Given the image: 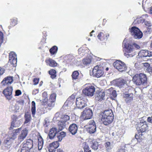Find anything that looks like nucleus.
Segmentation results:
<instances>
[{
    "mask_svg": "<svg viewBox=\"0 0 152 152\" xmlns=\"http://www.w3.org/2000/svg\"><path fill=\"white\" fill-rule=\"evenodd\" d=\"M129 31L131 33V34L134 36L135 34L137 32H140L141 34V31L136 27L133 26L131 28H129Z\"/></svg>",
    "mask_w": 152,
    "mask_h": 152,
    "instance_id": "25",
    "label": "nucleus"
},
{
    "mask_svg": "<svg viewBox=\"0 0 152 152\" xmlns=\"http://www.w3.org/2000/svg\"><path fill=\"white\" fill-rule=\"evenodd\" d=\"M59 121L58 124V129L60 131L66 127V124L64 121L63 122L60 120Z\"/></svg>",
    "mask_w": 152,
    "mask_h": 152,
    "instance_id": "26",
    "label": "nucleus"
},
{
    "mask_svg": "<svg viewBox=\"0 0 152 152\" xmlns=\"http://www.w3.org/2000/svg\"><path fill=\"white\" fill-rule=\"evenodd\" d=\"M105 147H106V150L107 152L111 151L113 147V146L110 142H108L105 144Z\"/></svg>",
    "mask_w": 152,
    "mask_h": 152,
    "instance_id": "31",
    "label": "nucleus"
},
{
    "mask_svg": "<svg viewBox=\"0 0 152 152\" xmlns=\"http://www.w3.org/2000/svg\"><path fill=\"white\" fill-rule=\"evenodd\" d=\"M148 17V15L147 14L143 15H142V17L138 19L137 21L138 23H143L145 22V20L144 19V17L147 18Z\"/></svg>",
    "mask_w": 152,
    "mask_h": 152,
    "instance_id": "38",
    "label": "nucleus"
},
{
    "mask_svg": "<svg viewBox=\"0 0 152 152\" xmlns=\"http://www.w3.org/2000/svg\"><path fill=\"white\" fill-rule=\"evenodd\" d=\"M59 144L58 141H56L50 144L49 146L50 148H53L56 149L59 146Z\"/></svg>",
    "mask_w": 152,
    "mask_h": 152,
    "instance_id": "30",
    "label": "nucleus"
},
{
    "mask_svg": "<svg viewBox=\"0 0 152 152\" xmlns=\"http://www.w3.org/2000/svg\"><path fill=\"white\" fill-rule=\"evenodd\" d=\"M147 50H142L139 52L138 55L141 58L147 57Z\"/></svg>",
    "mask_w": 152,
    "mask_h": 152,
    "instance_id": "35",
    "label": "nucleus"
},
{
    "mask_svg": "<svg viewBox=\"0 0 152 152\" xmlns=\"http://www.w3.org/2000/svg\"><path fill=\"white\" fill-rule=\"evenodd\" d=\"M77 126L75 124H70L68 128L69 132L73 135H75L77 133Z\"/></svg>",
    "mask_w": 152,
    "mask_h": 152,
    "instance_id": "17",
    "label": "nucleus"
},
{
    "mask_svg": "<svg viewBox=\"0 0 152 152\" xmlns=\"http://www.w3.org/2000/svg\"><path fill=\"white\" fill-rule=\"evenodd\" d=\"M56 151V149L53 148H50L49 146V148L48 149V151L49 152H55Z\"/></svg>",
    "mask_w": 152,
    "mask_h": 152,
    "instance_id": "57",
    "label": "nucleus"
},
{
    "mask_svg": "<svg viewBox=\"0 0 152 152\" xmlns=\"http://www.w3.org/2000/svg\"><path fill=\"white\" fill-rule=\"evenodd\" d=\"M143 66L145 67L146 68V69L149 68H150L151 67H150V64L149 63L147 62H145L142 64Z\"/></svg>",
    "mask_w": 152,
    "mask_h": 152,
    "instance_id": "52",
    "label": "nucleus"
},
{
    "mask_svg": "<svg viewBox=\"0 0 152 152\" xmlns=\"http://www.w3.org/2000/svg\"><path fill=\"white\" fill-rule=\"evenodd\" d=\"M106 90H105V93H106V94L107 95L111 96V93L112 92V91H113V88L111 87L107 89L106 88Z\"/></svg>",
    "mask_w": 152,
    "mask_h": 152,
    "instance_id": "39",
    "label": "nucleus"
},
{
    "mask_svg": "<svg viewBox=\"0 0 152 152\" xmlns=\"http://www.w3.org/2000/svg\"><path fill=\"white\" fill-rule=\"evenodd\" d=\"M99 118L100 124L104 125V110L100 113Z\"/></svg>",
    "mask_w": 152,
    "mask_h": 152,
    "instance_id": "22",
    "label": "nucleus"
},
{
    "mask_svg": "<svg viewBox=\"0 0 152 152\" xmlns=\"http://www.w3.org/2000/svg\"><path fill=\"white\" fill-rule=\"evenodd\" d=\"M25 121L24 124H27L30 122L31 119V114L26 113L25 115Z\"/></svg>",
    "mask_w": 152,
    "mask_h": 152,
    "instance_id": "32",
    "label": "nucleus"
},
{
    "mask_svg": "<svg viewBox=\"0 0 152 152\" xmlns=\"http://www.w3.org/2000/svg\"><path fill=\"white\" fill-rule=\"evenodd\" d=\"M128 93L124 94L123 95V97L126 103H129L131 102L133 99V93L134 92L133 89H130L128 90Z\"/></svg>",
    "mask_w": 152,
    "mask_h": 152,
    "instance_id": "7",
    "label": "nucleus"
},
{
    "mask_svg": "<svg viewBox=\"0 0 152 152\" xmlns=\"http://www.w3.org/2000/svg\"><path fill=\"white\" fill-rule=\"evenodd\" d=\"M93 125H96L94 121V120H91L89 121L86 125L87 128V131H89L91 132V126H93Z\"/></svg>",
    "mask_w": 152,
    "mask_h": 152,
    "instance_id": "27",
    "label": "nucleus"
},
{
    "mask_svg": "<svg viewBox=\"0 0 152 152\" xmlns=\"http://www.w3.org/2000/svg\"><path fill=\"white\" fill-rule=\"evenodd\" d=\"M114 67L120 72H123L126 70L125 64L122 61L117 60L113 64Z\"/></svg>",
    "mask_w": 152,
    "mask_h": 152,
    "instance_id": "6",
    "label": "nucleus"
},
{
    "mask_svg": "<svg viewBox=\"0 0 152 152\" xmlns=\"http://www.w3.org/2000/svg\"><path fill=\"white\" fill-rule=\"evenodd\" d=\"M21 128H20L14 130L12 131V132L10 134V138L13 140L15 139L17 137L18 133L19 131L21 130Z\"/></svg>",
    "mask_w": 152,
    "mask_h": 152,
    "instance_id": "21",
    "label": "nucleus"
},
{
    "mask_svg": "<svg viewBox=\"0 0 152 152\" xmlns=\"http://www.w3.org/2000/svg\"><path fill=\"white\" fill-rule=\"evenodd\" d=\"M83 62L84 64L87 65L90 64L91 62V60L89 58H84L83 61Z\"/></svg>",
    "mask_w": 152,
    "mask_h": 152,
    "instance_id": "43",
    "label": "nucleus"
},
{
    "mask_svg": "<svg viewBox=\"0 0 152 152\" xmlns=\"http://www.w3.org/2000/svg\"><path fill=\"white\" fill-rule=\"evenodd\" d=\"M152 52L148 51L147 50V57H152Z\"/></svg>",
    "mask_w": 152,
    "mask_h": 152,
    "instance_id": "63",
    "label": "nucleus"
},
{
    "mask_svg": "<svg viewBox=\"0 0 152 152\" xmlns=\"http://www.w3.org/2000/svg\"><path fill=\"white\" fill-rule=\"evenodd\" d=\"M113 118L112 110L110 109H105V125H107L111 123Z\"/></svg>",
    "mask_w": 152,
    "mask_h": 152,
    "instance_id": "5",
    "label": "nucleus"
},
{
    "mask_svg": "<svg viewBox=\"0 0 152 152\" xmlns=\"http://www.w3.org/2000/svg\"><path fill=\"white\" fill-rule=\"evenodd\" d=\"M21 147V150L20 152H30V150L28 148H27L24 147Z\"/></svg>",
    "mask_w": 152,
    "mask_h": 152,
    "instance_id": "51",
    "label": "nucleus"
},
{
    "mask_svg": "<svg viewBox=\"0 0 152 152\" xmlns=\"http://www.w3.org/2000/svg\"><path fill=\"white\" fill-rule=\"evenodd\" d=\"M16 116H14L12 118L13 121L12 122L10 130L12 129L14 127H18L22 123V120Z\"/></svg>",
    "mask_w": 152,
    "mask_h": 152,
    "instance_id": "10",
    "label": "nucleus"
},
{
    "mask_svg": "<svg viewBox=\"0 0 152 152\" xmlns=\"http://www.w3.org/2000/svg\"><path fill=\"white\" fill-rule=\"evenodd\" d=\"M10 139L7 138L6 140H4V143L5 145V146L7 147H10L11 144V141L10 140Z\"/></svg>",
    "mask_w": 152,
    "mask_h": 152,
    "instance_id": "37",
    "label": "nucleus"
},
{
    "mask_svg": "<svg viewBox=\"0 0 152 152\" xmlns=\"http://www.w3.org/2000/svg\"><path fill=\"white\" fill-rule=\"evenodd\" d=\"M132 81L136 85H141L146 84L147 81L146 75L143 73L136 74L133 77Z\"/></svg>",
    "mask_w": 152,
    "mask_h": 152,
    "instance_id": "3",
    "label": "nucleus"
},
{
    "mask_svg": "<svg viewBox=\"0 0 152 152\" xmlns=\"http://www.w3.org/2000/svg\"><path fill=\"white\" fill-rule=\"evenodd\" d=\"M79 75V73L77 71H74L72 75V79L74 80H76L77 79L78 76Z\"/></svg>",
    "mask_w": 152,
    "mask_h": 152,
    "instance_id": "40",
    "label": "nucleus"
},
{
    "mask_svg": "<svg viewBox=\"0 0 152 152\" xmlns=\"http://www.w3.org/2000/svg\"><path fill=\"white\" fill-rule=\"evenodd\" d=\"M132 45L133 46H134V48H135L137 49H139L140 48V46L138 45L135 43H132Z\"/></svg>",
    "mask_w": 152,
    "mask_h": 152,
    "instance_id": "60",
    "label": "nucleus"
},
{
    "mask_svg": "<svg viewBox=\"0 0 152 152\" xmlns=\"http://www.w3.org/2000/svg\"><path fill=\"white\" fill-rule=\"evenodd\" d=\"M12 87L10 86L7 87L6 89H4L3 91V93L7 99L10 100L12 98Z\"/></svg>",
    "mask_w": 152,
    "mask_h": 152,
    "instance_id": "12",
    "label": "nucleus"
},
{
    "mask_svg": "<svg viewBox=\"0 0 152 152\" xmlns=\"http://www.w3.org/2000/svg\"><path fill=\"white\" fill-rule=\"evenodd\" d=\"M59 134L61 135L62 138L64 137L66 135V133L64 132H62Z\"/></svg>",
    "mask_w": 152,
    "mask_h": 152,
    "instance_id": "64",
    "label": "nucleus"
},
{
    "mask_svg": "<svg viewBox=\"0 0 152 152\" xmlns=\"http://www.w3.org/2000/svg\"><path fill=\"white\" fill-rule=\"evenodd\" d=\"M13 82V78L12 77L8 76L4 78L1 82V83L4 86L7 85H10Z\"/></svg>",
    "mask_w": 152,
    "mask_h": 152,
    "instance_id": "20",
    "label": "nucleus"
},
{
    "mask_svg": "<svg viewBox=\"0 0 152 152\" xmlns=\"http://www.w3.org/2000/svg\"><path fill=\"white\" fill-rule=\"evenodd\" d=\"M78 51L79 54L81 53H80L81 51H82V53H86L88 51V50L86 48V49L85 50V49H83V48H80L78 49Z\"/></svg>",
    "mask_w": 152,
    "mask_h": 152,
    "instance_id": "45",
    "label": "nucleus"
},
{
    "mask_svg": "<svg viewBox=\"0 0 152 152\" xmlns=\"http://www.w3.org/2000/svg\"><path fill=\"white\" fill-rule=\"evenodd\" d=\"M127 81V78H126L124 79L121 78L113 80L111 82V83L121 88L124 87L125 85H126Z\"/></svg>",
    "mask_w": 152,
    "mask_h": 152,
    "instance_id": "8",
    "label": "nucleus"
},
{
    "mask_svg": "<svg viewBox=\"0 0 152 152\" xmlns=\"http://www.w3.org/2000/svg\"><path fill=\"white\" fill-rule=\"evenodd\" d=\"M56 94L55 93H53L50 95V99L48 100L53 101V102H55L56 100Z\"/></svg>",
    "mask_w": 152,
    "mask_h": 152,
    "instance_id": "44",
    "label": "nucleus"
},
{
    "mask_svg": "<svg viewBox=\"0 0 152 152\" xmlns=\"http://www.w3.org/2000/svg\"><path fill=\"white\" fill-rule=\"evenodd\" d=\"M123 45L126 52L124 53L126 57L127 58L131 57L136 54L135 49L134 48L132 43H131L129 41H126V39H125L123 42Z\"/></svg>",
    "mask_w": 152,
    "mask_h": 152,
    "instance_id": "1",
    "label": "nucleus"
},
{
    "mask_svg": "<svg viewBox=\"0 0 152 152\" xmlns=\"http://www.w3.org/2000/svg\"><path fill=\"white\" fill-rule=\"evenodd\" d=\"M146 26H147V28H148V29H150L151 27L152 26V24L150 21H145L144 22Z\"/></svg>",
    "mask_w": 152,
    "mask_h": 152,
    "instance_id": "48",
    "label": "nucleus"
},
{
    "mask_svg": "<svg viewBox=\"0 0 152 152\" xmlns=\"http://www.w3.org/2000/svg\"><path fill=\"white\" fill-rule=\"evenodd\" d=\"M76 104L77 107L80 109L83 108L87 105L84 100L80 97L77 98Z\"/></svg>",
    "mask_w": 152,
    "mask_h": 152,
    "instance_id": "15",
    "label": "nucleus"
},
{
    "mask_svg": "<svg viewBox=\"0 0 152 152\" xmlns=\"http://www.w3.org/2000/svg\"><path fill=\"white\" fill-rule=\"evenodd\" d=\"M91 132L89 131H88V132L90 134H93L96 131V125H93V126H91Z\"/></svg>",
    "mask_w": 152,
    "mask_h": 152,
    "instance_id": "46",
    "label": "nucleus"
},
{
    "mask_svg": "<svg viewBox=\"0 0 152 152\" xmlns=\"http://www.w3.org/2000/svg\"><path fill=\"white\" fill-rule=\"evenodd\" d=\"M47 104L49 107H53L54 105V102H53V101L48 100Z\"/></svg>",
    "mask_w": 152,
    "mask_h": 152,
    "instance_id": "47",
    "label": "nucleus"
},
{
    "mask_svg": "<svg viewBox=\"0 0 152 152\" xmlns=\"http://www.w3.org/2000/svg\"><path fill=\"white\" fill-rule=\"evenodd\" d=\"M31 111L32 116L34 117L36 112V107H35V103L33 101L31 102Z\"/></svg>",
    "mask_w": 152,
    "mask_h": 152,
    "instance_id": "29",
    "label": "nucleus"
},
{
    "mask_svg": "<svg viewBox=\"0 0 152 152\" xmlns=\"http://www.w3.org/2000/svg\"><path fill=\"white\" fill-rule=\"evenodd\" d=\"M104 67L96 65L93 68L92 72H90L91 75L97 77H99L102 76L104 73Z\"/></svg>",
    "mask_w": 152,
    "mask_h": 152,
    "instance_id": "4",
    "label": "nucleus"
},
{
    "mask_svg": "<svg viewBox=\"0 0 152 152\" xmlns=\"http://www.w3.org/2000/svg\"><path fill=\"white\" fill-rule=\"evenodd\" d=\"M146 71L151 75H152V67H151L150 68L147 69Z\"/></svg>",
    "mask_w": 152,
    "mask_h": 152,
    "instance_id": "61",
    "label": "nucleus"
},
{
    "mask_svg": "<svg viewBox=\"0 0 152 152\" xmlns=\"http://www.w3.org/2000/svg\"><path fill=\"white\" fill-rule=\"evenodd\" d=\"M50 75L52 79L56 77V71L55 69H52L49 71Z\"/></svg>",
    "mask_w": 152,
    "mask_h": 152,
    "instance_id": "36",
    "label": "nucleus"
},
{
    "mask_svg": "<svg viewBox=\"0 0 152 152\" xmlns=\"http://www.w3.org/2000/svg\"><path fill=\"white\" fill-rule=\"evenodd\" d=\"M28 133V130L26 129H25L22 130L18 136V142L20 143L27 136Z\"/></svg>",
    "mask_w": 152,
    "mask_h": 152,
    "instance_id": "18",
    "label": "nucleus"
},
{
    "mask_svg": "<svg viewBox=\"0 0 152 152\" xmlns=\"http://www.w3.org/2000/svg\"><path fill=\"white\" fill-rule=\"evenodd\" d=\"M9 62L13 66H15L17 65V55L14 52H11L9 55Z\"/></svg>",
    "mask_w": 152,
    "mask_h": 152,
    "instance_id": "14",
    "label": "nucleus"
},
{
    "mask_svg": "<svg viewBox=\"0 0 152 152\" xmlns=\"http://www.w3.org/2000/svg\"><path fill=\"white\" fill-rule=\"evenodd\" d=\"M48 101L47 98H42V102L43 103L44 105L46 104Z\"/></svg>",
    "mask_w": 152,
    "mask_h": 152,
    "instance_id": "59",
    "label": "nucleus"
},
{
    "mask_svg": "<svg viewBox=\"0 0 152 152\" xmlns=\"http://www.w3.org/2000/svg\"><path fill=\"white\" fill-rule=\"evenodd\" d=\"M33 146V141L31 139L27 140L25 142H24L21 145V146L29 149H31Z\"/></svg>",
    "mask_w": 152,
    "mask_h": 152,
    "instance_id": "19",
    "label": "nucleus"
},
{
    "mask_svg": "<svg viewBox=\"0 0 152 152\" xmlns=\"http://www.w3.org/2000/svg\"><path fill=\"white\" fill-rule=\"evenodd\" d=\"M21 94V92L20 90H17L15 91V96H19Z\"/></svg>",
    "mask_w": 152,
    "mask_h": 152,
    "instance_id": "54",
    "label": "nucleus"
},
{
    "mask_svg": "<svg viewBox=\"0 0 152 152\" xmlns=\"http://www.w3.org/2000/svg\"><path fill=\"white\" fill-rule=\"evenodd\" d=\"M56 135L58 139V142L61 141L63 139L62 137L58 133L56 134Z\"/></svg>",
    "mask_w": 152,
    "mask_h": 152,
    "instance_id": "56",
    "label": "nucleus"
},
{
    "mask_svg": "<svg viewBox=\"0 0 152 152\" xmlns=\"http://www.w3.org/2000/svg\"><path fill=\"white\" fill-rule=\"evenodd\" d=\"M47 65H49L51 67H54L57 65L56 62L52 59L50 58L45 61Z\"/></svg>",
    "mask_w": 152,
    "mask_h": 152,
    "instance_id": "23",
    "label": "nucleus"
},
{
    "mask_svg": "<svg viewBox=\"0 0 152 152\" xmlns=\"http://www.w3.org/2000/svg\"><path fill=\"white\" fill-rule=\"evenodd\" d=\"M98 142L96 141H92L91 147L93 149L96 150L98 149Z\"/></svg>",
    "mask_w": 152,
    "mask_h": 152,
    "instance_id": "34",
    "label": "nucleus"
},
{
    "mask_svg": "<svg viewBox=\"0 0 152 152\" xmlns=\"http://www.w3.org/2000/svg\"><path fill=\"white\" fill-rule=\"evenodd\" d=\"M113 138L115 140H118L120 137L121 134L118 131L114 132L112 133Z\"/></svg>",
    "mask_w": 152,
    "mask_h": 152,
    "instance_id": "28",
    "label": "nucleus"
},
{
    "mask_svg": "<svg viewBox=\"0 0 152 152\" xmlns=\"http://www.w3.org/2000/svg\"><path fill=\"white\" fill-rule=\"evenodd\" d=\"M57 47L56 46H54L49 50V51L50 53L52 55H53L56 54L57 53Z\"/></svg>",
    "mask_w": 152,
    "mask_h": 152,
    "instance_id": "33",
    "label": "nucleus"
},
{
    "mask_svg": "<svg viewBox=\"0 0 152 152\" xmlns=\"http://www.w3.org/2000/svg\"><path fill=\"white\" fill-rule=\"evenodd\" d=\"M39 79L37 78L34 79L33 80L34 84L36 85L39 82Z\"/></svg>",
    "mask_w": 152,
    "mask_h": 152,
    "instance_id": "58",
    "label": "nucleus"
},
{
    "mask_svg": "<svg viewBox=\"0 0 152 152\" xmlns=\"http://www.w3.org/2000/svg\"><path fill=\"white\" fill-rule=\"evenodd\" d=\"M59 132L60 131L56 127L52 128L50 129L48 134L49 138L50 139H53Z\"/></svg>",
    "mask_w": 152,
    "mask_h": 152,
    "instance_id": "16",
    "label": "nucleus"
},
{
    "mask_svg": "<svg viewBox=\"0 0 152 152\" xmlns=\"http://www.w3.org/2000/svg\"><path fill=\"white\" fill-rule=\"evenodd\" d=\"M117 96V94L116 93V91L115 90H113V91H112V92L111 93V96H110L111 97L115 98Z\"/></svg>",
    "mask_w": 152,
    "mask_h": 152,
    "instance_id": "53",
    "label": "nucleus"
},
{
    "mask_svg": "<svg viewBox=\"0 0 152 152\" xmlns=\"http://www.w3.org/2000/svg\"><path fill=\"white\" fill-rule=\"evenodd\" d=\"M93 113L91 110L90 108H86L83 112L81 116L84 120L90 119L92 116Z\"/></svg>",
    "mask_w": 152,
    "mask_h": 152,
    "instance_id": "13",
    "label": "nucleus"
},
{
    "mask_svg": "<svg viewBox=\"0 0 152 152\" xmlns=\"http://www.w3.org/2000/svg\"><path fill=\"white\" fill-rule=\"evenodd\" d=\"M96 98L97 100L99 101H101L104 99V92H99V93H96Z\"/></svg>",
    "mask_w": 152,
    "mask_h": 152,
    "instance_id": "24",
    "label": "nucleus"
},
{
    "mask_svg": "<svg viewBox=\"0 0 152 152\" xmlns=\"http://www.w3.org/2000/svg\"><path fill=\"white\" fill-rule=\"evenodd\" d=\"M70 119L69 116L67 115H62L60 114L59 113H56L53 119L57 121L61 120L66 123V121Z\"/></svg>",
    "mask_w": 152,
    "mask_h": 152,
    "instance_id": "11",
    "label": "nucleus"
},
{
    "mask_svg": "<svg viewBox=\"0 0 152 152\" xmlns=\"http://www.w3.org/2000/svg\"><path fill=\"white\" fill-rule=\"evenodd\" d=\"M49 124V122L46 120H45L43 123V125L44 126L46 127H48Z\"/></svg>",
    "mask_w": 152,
    "mask_h": 152,
    "instance_id": "55",
    "label": "nucleus"
},
{
    "mask_svg": "<svg viewBox=\"0 0 152 152\" xmlns=\"http://www.w3.org/2000/svg\"><path fill=\"white\" fill-rule=\"evenodd\" d=\"M3 34L2 32L0 31V47L3 42Z\"/></svg>",
    "mask_w": 152,
    "mask_h": 152,
    "instance_id": "50",
    "label": "nucleus"
},
{
    "mask_svg": "<svg viewBox=\"0 0 152 152\" xmlns=\"http://www.w3.org/2000/svg\"><path fill=\"white\" fill-rule=\"evenodd\" d=\"M11 22L10 23V25L11 26H14L17 24V18H14L11 19Z\"/></svg>",
    "mask_w": 152,
    "mask_h": 152,
    "instance_id": "41",
    "label": "nucleus"
},
{
    "mask_svg": "<svg viewBox=\"0 0 152 152\" xmlns=\"http://www.w3.org/2000/svg\"><path fill=\"white\" fill-rule=\"evenodd\" d=\"M141 34H140L139 32L136 33L133 36L134 38L136 39L141 38L142 37L143 34L141 31Z\"/></svg>",
    "mask_w": 152,
    "mask_h": 152,
    "instance_id": "42",
    "label": "nucleus"
},
{
    "mask_svg": "<svg viewBox=\"0 0 152 152\" xmlns=\"http://www.w3.org/2000/svg\"><path fill=\"white\" fill-rule=\"evenodd\" d=\"M47 95L48 94L46 92H44L42 94V98H47Z\"/></svg>",
    "mask_w": 152,
    "mask_h": 152,
    "instance_id": "62",
    "label": "nucleus"
},
{
    "mask_svg": "<svg viewBox=\"0 0 152 152\" xmlns=\"http://www.w3.org/2000/svg\"><path fill=\"white\" fill-rule=\"evenodd\" d=\"M73 58V56L72 55H68L66 56L65 57V58L67 60V61L66 62H68L70 61V60L72 59Z\"/></svg>",
    "mask_w": 152,
    "mask_h": 152,
    "instance_id": "49",
    "label": "nucleus"
},
{
    "mask_svg": "<svg viewBox=\"0 0 152 152\" xmlns=\"http://www.w3.org/2000/svg\"><path fill=\"white\" fill-rule=\"evenodd\" d=\"M148 129L147 122L144 121H141L140 123L138 125L137 129L138 133L135 135V137L137 140L139 139H142L143 137V133L146 132Z\"/></svg>",
    "mask_w": 152,
    "mask_h": 152,
    "instance_id": "2",
    "label": "nucleus"
},
{
    "mask_svg": "<svg viewBox=\"0 0 152 152\" xmlns=\"http://www.w3.org/2000/svg\"><path fill=\"white\" fill-rule=\"evenodd\" d=\"M95 91V88L94 86L86 87L83 90V93L86 96H92L94 95Z\"/></svg>",
    "mask_w": 152,
    "mask_h": 152,
    "instance_id": "9",
    "label": "nucleus"
}]
</instances>
